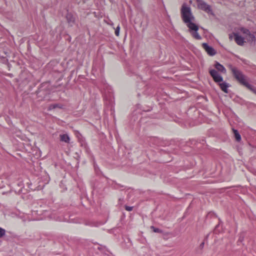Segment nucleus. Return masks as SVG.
I'll return each instance as SVG.
<instances>
[{"label": "nucleus", "mask_w": 256, "mask_h": 256, "mask_svg": "<svg viewBox=\"0 0 256 256\" xmlns=\"http://www.w3.org/2000/svg\"><path fill=\"white\" fill-rule=\"evenodd\" d=\"M241 84L256 94V88L251 84L250 79L242 74H241Z\"/></svg>", "instance_id": "7ed1b4c3"}, {"label": "nucleus", "mask_w": 256, "mask_h": 256, "mask_svg": "<svg viewBox=\"0 0 256 256\" xmlns=\"http://www.w3.org/2000/svg\"><path fill=\"white\" fill-rule=\"evenodd\" d=\"M242 33L244 36L241 35V45L244 43L248 42H252L255 40V37L251 34L249 30L241 28V34Z\"/></svg>", "instance_id": "f03ea898"}, {"label": "nucleus", "mask_w": 256, "mask_h": 256, "mask_svg": "<svg viewBox=\"0 0 256 256\" xmlns=\"http://www.w3.org/2000/svg\"><path fill=\"white\" fill-rule=\"evenodd\" d=\"M92 226H98V224H94L92 225Z\"/></svg>", "instance_id": "6ab92c4d"}, {"label": "nucleus", "mask_w": 256, "mask_h": 256, "mask_svg": "<svg viewBox=\"0 0 256 256\" xmlns=\"http://www.w3.org/2000/svg\"><path fill=\"white\" fill-rule=\"evenodd\" d=\"M6 234V230L0 228V238H2Z\"/></svg>", "instance_id": "2eb2a0df"}, {"label": "nucleus", "mask_w": 256, "mask_h": 256, "mask_svg": "<svg viewBox=\"0 0 256 256\" xmlns=\"http://www.w3.org/2000/svg\"><path fill=\"white\" fill-rule=\"evenodd\" d=\"M181 17L192 36L196 40H200L201 36L198 34V26L194 22V17L192 12L191 8L186 4H183L180 9Z\"/></svg>", "instance_id": "f257e3e1"}, {"label": "nucleus", "mask_w": 256, "mask_h": 256, "mask_svg": "<svg viewBox=\"0 0 256 256\" xmlns=\"http://www.w3.org/2000/svg\"><path fill=\"white\" fill-rule=\"evenodd\" d=\"M219 86L221 88V90L226 93L228 92V88L229 87V85L226 82H222V83L219 84Z\"/></svg>", "instance_id": "9d476101"}, {"label": "nucleus", "mask_w": 256, "mask_h": 256, "mask_svg": "<svg viewBox=\"0 0 256 256\" xmlns=\"http://www.w3.org/2000/svg\"><path fill=\"white\" fill-rule=\"evenodd\" d=\"M209 72L212 78L216 82L220 83L222 82V77L218 74V72L216 70H210Z\"/></svg>", "instance_id": "39448f33"}, {"label": "nucleus", "mask_w": 256, "mask_h": 256, "mask_svg": "<svg viewBox=\"0 0 256 256\" xmlns=\"http://www.w3.org/2000/svg\"><path fill=\"white\" fill-rule=\"evenodd\" d=\"M198 8L208 14H212L211 6L203 0H196Z\"/></svg>", "instance_id": "20e7f679"}, {"label": "nucleus", "mask_w": 256, "mask_h": 256, "mask_svg": "<svg viewBox=\"0 0 256 256\" xmlns=\"http://www.w3.org/2000/svg\"><path fill=\"white\" fill-rule=\"evenodd\" d=\"M120 26H118L116 28L115 30V34L116 36H118L120 34Z\"/></svg>", "instance_id": "dca6fc26"}, {"label": "nucleus", "mask_w": 256, "mask_h": 256, "mask_svg": "<svg viewBox=\"0 0 256 256\" xmlns=\"http://www.w3.org/2000/svg\"><path fill=\"white\" fill-rule=\"evenodd\" d=\"M56 108H62V106H60L58 104H52L50 106L49 109L52 110V109Z\"/></svg>", "instance_id": "ddd939ff"}, {"label": "nucleus", "mask_w": 256, "mask_h": 256, "mask_svg": "<svg viewBox=\"0 0 256 256\" xmlns=\"http://www.w3.org/2000/svg\"><path fill=\"white\" fill-rule=\"evenodd\" d=\"M214 66L217 70H218L223 74H225L226 72V70L224 68V66L222 65L221 64H220V63H218V62H216Z\"/></svg>", "instance_id": "1a4fd4ad"}, {"label": "nucleus", "mask_w": 256, "mask_h": 256, "mask_svg": "<svg viewBox=\"0 0 256 256\" xmlns=\"http://www.w3.org/2000/svg\"><path fill=\"white\" fill-rule=\"evenodd\" d=\"M60 141L65 142L66 143L70 142V138L67 134H60Z\"/></svg>", "instance_id": "9b49d317"}, {"label": "nucleus", "mask_w": 256, "mask_h": 256, "mask_svg": "<svg viewBox=\"0 0 256 256\" xmlns=\"http://www.w3.org/2000/svg\"><path fill=\"white\" fill-rule=\"evenodd\" d=\"M228 67L234 76L240 82V73L237 68L232 65H229Z\"/></svg>", "instance_id": "0eeeda50"}, {"label": "nucleus", "mask_w": 256, "mask_h": 256, "mask_svg": "<svg viewBox=\"0 0 256 256\" xmlns=\"http://www.w3.org/2000/svg\"><path fill=\"white\" fill-rule=\"evenodd\" d=\"M204 242H202L200 244V246H198V250H202L203 249L204 247Z\"/></svg>", "instance_id": "f3484780"}, {"label": "nucleus", "mask_w": 256, "mask_h": 256, "mask_svg": "<svg viewBox=\"0 0 256 256\" xmlns=\"http://www.w3.org/2000/svg\"><path fill=\"white\" fill-rule=\"evenodd\" d=\"M132 208H133L132 206H126V208H125L126 210L129 212L132 210Z\"/></svg>", "instance_id": "a211bd4d"}, {"label": "nucleus", "mask_w": 256, "mask_h": 256, "mask_svg": "<svg viewBox=\"0 0 256 256\" xmlns=\"http://www.w3.org/2000/svg\"><path fill=\"white\" fill-rule=\"evenodd\" d=\"M229 38L230 40H234L238 45H240V36L238 33L232 32V34H230Z\"/></svg>", "instance_id": "6e6552de"}, {"label": "nucleus", "mask_w": 256, "mask_h": 256, "mask_svg": "<svg viewBox=\"0 0 256 256\" xmlns=\"http://www.w3.org/2000/svg\"><path fill=\"white\" fill-rule=\"evenodd\" d=\"M232 130L233 131L235 138L238 142L240 141V134L237 130H236L233 126H232Z\"/></svg>", "instance_id": "f8f14e48"}, {"label": "nucleus", "mask_w": 256, "mask_h": 256, "mask_svg": "<svg viewBox=\"0 0 256 256\" xmlns=\"http://www.w3.org/2000/svg\"><path fill=\"white\" fill-rule=\"evenodd\" d=\"M151 229H152L153 230V231L154 232H158V233H160L162 232V230L158 228H154V226H152L150 227Z\"/></svg>", "instance_id": "4468645a"}, {"label": "nucleus", "mask_w": 256, "mask_h": 256, "mask_svg": "<svg viewBox=\"0 0 256 256\" xmlns=\"http://www.w3.org/2000/svg\"><path fill=\"white\" fill-rule=\"evenodd\" d=\"M202 48L204 49L207 54L210 56H213L216 54L215 50L206 43L202 44Z\"/></svg>", "instance_id": "423d86ee"}]
</instances>
